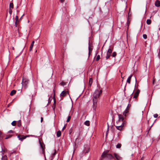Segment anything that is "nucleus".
I'll use <instances>...</instances> for the list:
<instances>
[{
  "instance_id": "10",
  "label": "nucleus",
  "mask_w": 160,
  "mask_h": 160,
  "mask_svg": "<svg viewBox=\"0 0 160 160\" xmlns=\"http://www.w3.org/2000/svg\"><path fill=\"white\" fill-rule=\"evenodd\" d=\"M139 92L140 90H138L134 93V95L133 96V98H136L138 96Z\"/></svg>"
},
{
  "instance_id": "40",
  "label": "nucleus",
  "mask_w": 160,
  "mask_h": 160,
  "mask_svg": "<svg viewBox=\"0 0 160 160\" xmlns=\"http://www.w3.org/2000/svg\"><path fill=\"white\" fill-rule=\"evenodd\" d=\"M41 120H43V118L42 117H41Z\"/></svg>"
},
{
  "instance_id": "19",
  "label": "nucleus",
  "mask_w": 160,
  "mask_h": 160,
  "mask_svg": "<svg viewBox=\"0 0 160 160\" xmlns=\"http://www.w3.org/2000/svg\"><path fill=\"white\" fill-rule=\"evenodd\" d=\"M112 52V50L111 48H109L107 52V54L111 55V54Z\"/></svg>"
},
{
  "instance_id": "51",
  "label": "nucleus",
  "mask_w": 160,
  "mask_h": 160,
  "mask_svg": "<svg viewBox=\"0 0 160 160\" xmlns=\"http://www.w3.org/2000/svg\"><path fill=\"white\" fill-rule=\"evenodd\" d=\"M152 125H153V124L151 126V127H152Z\"/></svg>"
},
{
  "instance_id": "3",
  "label": "nucleus",
  "mask_w": 160,
  "mask_h": 160,
  "mask_svg": "<svg viewBox=\"0 0 160 160\" xmlns=\"http://www.w3.org/2000/svg\"><path fill=\"white\" fill-rule=\"evenodd\" d=\"M129 104H128V107H127V109L123 112V114H118L119 120H124L125 119L126 115V114L128 112L127 111V109L128 108V107H129Z\"/></svg>"
},
{
  "instance_id": "47",
  "label": "nucleus",
  "mask_w": 160,
  "mask_h": 160,
  "mask_svg": "<svg viewBox=\"0 0 160 160\" xmlns=\"http://www.w3.org/2000/svg\"><path fill=\"white\" fill-rule=\"evenodd\" d=\"M142 114H143V111H142Z\"/></svg>"
},
{
  "instance_id": "30",
  "label": "nucleus",
  "mask_w": 160,
  "mask_h": 160,
  "mask_svg": "<svg viewBox=\"0 0 160 160\" xmlns=\"http://www.w3.org/2000/svg\"><path fill=\"white\" fill-rule=\"evenodd\" d=\"M107 124H108V129H107V131L106 132V135H107V134H108V130H109V125H108V122H107Z\"/></svg>"
},
{
  "instance_id": "41",
  "label": "nucleus",
  "mask_w": 160,
  "mask_h": 160,
  "mask_svg": "<svg viewBox=\"0 0 160 160\" xmlns=\"http://www.w3.org/2000/svg\"><path fill=\"white\" fill-rule=\"evenodd\" d=\"M64 1V0H61V1L62 2H63V1Z\"/></svg>"
},
{
  "instance_id": "38",
  "label": "nucleus",
  "mask_w": 160,
  "mask_h": 160,
  "mask_svg": "<svg viewBox=\"0 0 160 160\" xmlns=\"http://www.w3.org/2000/svg\"><path fill=\"white\" fill-rule=\"evenodd\" d=\"M70 119H71V116H69L68 117L67 120H70Z\"/></svg>"
},
{
  "instance_id": "16",
  "label": "nucleus",
  "mask_w": 160,
  "mask_h": 160,
  "mask_svg": "<svg viewBox=\"0 0 160 160\" xmlns=\"http://www.w3.org/2000/svg\"><path fill=\"white\" fill-rule=\"evenodd\" d=\"M16 91L15 90H12L10 93V95L11 96H13L16 93Z\"/></svg>"
},
{
  "instance_id": "33",
  "label": "nucleus",
  "mask_w": 160,
  "mask_h": 160,
  "mask_svg": "<svg viewBox=\"0 0 160 160\" xmlns=\"http://www.w3.org/2000/svg\"><path fill=\"white\" fill-rule=\"evenodd\" d=\"M143 37L144 39H146L147 38V35L145 34H143Z\"/></svg>"
},
{
  "instance_id": "46",
  "label": "nucleus",
  "mask_w": 160,
  "mask_h": 160,
  "mask_svg": "<svg viewBox=\"0 0 160 160\" xmlns=\"http://www.w3.org/2000/svg\"><path fill=\"white\" fill-rule=\"evenodd\" d=\"M150 129V128L148 131V132H149V130Z\"/></svg>"
},
{
  "instance_id": "25",
  "label": "nucleus",
  "mask_w": 160,
  "mask_h": 160,
  "mask_svg": "<svg viewBox=\"0 0 160 160\" xmlns=\"http://www.w3.org/2000/svg\"><path fill=\"white\" fill-rule=\"evenodd\" d=\"M12 136V135H7L5 138V139H8Z\"/></svg>"
},
{
  "instance_id": "36",
  "label": "nucleus",
  "mask_w": 160,
  "mask_h": 160,
  "mask_svg": "<svg viewBox=\"0 0 160 160\" xmlns=\"http://www.w3.org/2000/svg\"><path fill=\"white\" fill-rule=\"evenodd\" d=\"M61 85L63 86L65 85V83L63 82H62L61 83Z\"/></svg>"
},
{
  "instance_id": "43",
  "label": "nucleus",
  "mask_w": 160,
  "mask_h": 160,
  "mask_svg": "<svg viewBox=\"0 0 160 160\" xmlns=\"http://www.w3.org/2000/svg\"><path fill=\"white\" fill-rule=\"evenodd\" d=\"M55 107V106H54V107H53V110H54Z\"/></svg>"
},
{
  "instance_id": "18",
  "label": "nucleus",
  "mask_w": 160,
  "mask_h": 160,
  "mask_svg": "<svg viewBox=\"0 0 160 160\" xmlns=\"http://www.w3.org/2000/svg\"><path fill=\"white\" fill-rule=\"evenodd\" d=\"M61 132L59 130L57 132V136L58 137H60L61 135Z\"/></svg>"
},
{
  "instance_id": "34",
  "label": "nucleus",
  "mask_w": 160,
  "mask_h": 160,
  "mask_svg": "<svg viewBox=\"0 0 160 160\" xmlns=\"http://www.w3.org/2000/svg\"><path fill=\"white\" fill-rule=\"evenodd\" d=\"M110 56H111V55H110L107 54V56L106 57V58L107 59H108V58H110Z\"/></svg>"
},
{
  "instance_id": "54",
  "label": "nucleus",
  "mask_w": 160,
  "mask_h": 160,
  "mask_svg": "<svg viewBox=\"0 0 160 160\" xmlns=\"http://www.w3.org/2000/svg\"><path fill=\"white\" fill-rule=\"evenodd\" d=\"M120 121H119V120L118 121V122H119Z\"/></svg>"
},
{
  "instance_id": "45",
  "label": "nucleus",
  "mask_w": 160,
  "mask_h": 160,
  "mask_svg": "<svg viewBox=\"0 0 160 160\" xmlns=\"http://www.w3.org/2000/svg\"><path fill=\"white\" fill-rule=\"evenodd\" d=\"M159 30H160V27L159 28Z\"/></svg>"
},
{
  "instance_id": "21",
  "label": "nucleus",
  "mask_w": 160,
  "mask_h": 160,
  "mask_svg": "<svg viewBox=\"0 0 160 160\" xmlns=\"http://www.w3.org/2000/svg\"><path fill=\"white\" fill-rule=\"evenodd\" d=\"M92 82V78H90L89 81V84L90 87H91Z\"/></svg>"
},
{
  "instance_id": "4",
  "label": "nucleus",
  "mask_w": 160,
  "mask_h": 160,
  "mask_svg": "<svg viewBox=\"0 0 160 160\" xmlns=\"http://www.w3.org/2000/svg\"><path fill=\"white\" fill-rule=\"evenodd\" d=\"M39 144L40 145V149H41L40 152L41 153H42V154H44L45 159L46 160V156H45V152H44V149H45V145L43 143H42L39 140Z\"/></svg>"
},
{
  "instance_id": "55",
  "label": "nucleus",
  "mask_w": 160,
  "mask_h": 160,
  "mask_svg": "<svg viewBox=\"0 0 160 160\" xmlns=\"http://www.w3.org/2000/svg\"><path fill=\"white\" fill-rule=\"evenodd\" d=\"M159 51H160V49H159Z\"/></svg>"
},
{
  "instance_id": "31",
  "label": "nucleus",
  "mask_w": 160,
  "mask_h": 160,
  "mask_svg": "<svg viewBox=\"0 0 160 160\" xmlns=\"http://www.w3.org/2000/svg\"><path fill=\"white\" fill-rule=\"evenodd\" d=\"M117 55V53L116 52H114L112 54V56L113 57H115Z\"/></svg>"
},
{
  "instance_id": "20",
  "label": "nucleus",
  "mask_w": 160,
  "mask_h": 160,
  "mask_svg": "<svg viewBox=\"0 0 160 160\" xmlns=\"http://www.w3.org/2000/svg\"><path fill=\"white\" fill-rule=\"evenodd\" d=\"M84 124L87 126H89L90 125L89 121H86L85 122Z\"/></svg>"
},
{
  "instance_id": "32",
  "label": "nucleus",
  "mask_w": 160,
  "mask_h": 160,
  "mask_svg": "<svg viewBox=\"0 0 160 160\" xmlns=\"http://www.w3.org/2000/svg\"><path fill=\"white\" fill-rule=\"evenodd\" d=\"M100 55H98L96 59V61H98L100 59Z\"/></svg>"
},
{
  "instance_id": "27",
  "label": "nucleus",
  "mask_w": 160,
  "mask_h": 160,
  "mask_svg": "<svg viewBox=\"0 0 160 160\" xmlns=\"http://www.w3.org/2000/svg\"><path fill=\"white\" fill-rule=\"evenodd\" d=\"M34 42H35L34 41H33L32 42L31 44V49L33 46V44L34 43Z\"/></svg>"
},
{
  "instance_id": "52",
  "label": "nucleus",
  "mask_w": 160,
  "mask_h": 160,
  "mask_svg": "<svg viewBox=\"0 0 160 160\" xmlns=\"http://www.w3.org/2000/svg\"><path fill=\"white\" fill-rule=\"evenodd\" d=\"M135 80H136V78H135Z\"/></svg>"
},
{
  "instance_id": "7",
  "label": "nucleus",
  "mask_w": 160,
  "mask_h": 160,
  "mask_svg": "<svg viewBox=\"0 0 160 160\" xmlns=\"http://www.w3.org/2000/svg\"><path fill=\"white\" fill-rule=\"evenodd\" d=\"M29 80H27L26 79H22V86L23 87L26 88L27 87V84L28 83Z\"/></svg>"
},
{
  "instance_id": "53",
  "label": "nucleus",
  "mask_w": 160,
  "mask_h": 160,
  "mask_svg": "<svg viewBox=\"0 0 160 160\" xmlns=\"http://www.w3.org/2000/svg\"><path fill=\"white\" fill-rule=\"evenodd\" d=\"M28 22H29V20H28Z\"/></svg>"
},
{
  "instance_id": "12",
  "label": "nucleus",
  "mask_w": 160,
  "mask_h": 160,
  "mask_svg": "<svg viewBox=\"0 0 160 160\" xmlns=\"http://www.w3.org/2000/svg\"><path fill=\"white\" fill-rule=\"evenodd\" d=\"M56 151L55 149H54V153L53 154H52V155L51 160H52L53 159L55 155L56 154Z\"/></svg>"
},
{
  "instance_id": "49",
  "label": "nucleus",
  "mask_w": 160,
  "mask_h": 160,
  "mask_svg": "<svg viewBox=\"0 0 160 160\" xmlns=\"http://www.w3.org/2000/svg\"><path fill=\"white\" fill-rule=\"evenodd\" d=\"M42 121H41V122H42Z\"/></svg>"
},
{
  "instance_id": "26",
  "label": "nucleus",
  "mask_w": 160,
  "mask_h": 160,
  "mask_svg": "<svg viewBox=\"0 0 160 160\" xmlns=\"http://www.w3.org/2000/svg\"><path fill=\"white\" fill-rule=\"evenodd\" d=\"M13 5L12 3H10L9 4V8H13Z\"/></svg>"
},
{
  "instance_id": "23",
  "label": "nucleus",
  "mask_w": 160,
  "mask_h": 160,
  "mask_svg": "<svg viewBox=\"0 0 160 160\" xmlns=\"http://www.w3.org/2000/svg\"><path fill=\"white\" fill-rule=\"evenodd\" d=\"M7 157L6 155H4L2 157V160H7Z\"/></svg>"
},
{
  "instance_id": "15",
  "label": "nucleus",
  "mask_w": 160,
  "mask_h": 160,
  "mask_svg": "<svg viewBox=\"0 0 160 160\" xmlns=\"http://www.w3.org/2000/svg\"><path fill=\"white\" fill-rule=\"evenodd\" d=\"M123 123V122H122V124ZM122 124L120 126H116L117 129L118 130H121L122 128Z\"/></svg>"
},
{
  "instance_id": "50",
  "label": "nucleus",
  "mask_w": 160,
  "mask_h": 160,
  "mask_svg": "<svg viewBox=\"0 0 160 160\" xmlns=\"http://www.w3.org/2000/svg\"><path fill=\"white\" fill-rule=\"evenodd\" d=\"M55 101H54V104H55Z\"/></svg>"
},
{
  "instance_id": "17",
  "label": "nucleus",
  "mask_w": 160,
  "mask_h": 160,
  "mask_svg": "<svg viewBox=\"0 0 160 160\" xmlns=\"http://www.w3.org/2000/svg\"><path fill=\"white\" fill-rule=\"evenodd\" d=\"M132 75H131L128 78L127 80V82H128V83L129 84L130 83V80H131V78L132 77Z\"/></svg>"
},
{
  "instance_id": "14",
  "label": "nucleus",
  "mask_w": 160,
  "mask_h": 160,
  "mask_svg": "<svg viewBox=\"0 0 160 160\" xmlns=\"http://www.w3.org/2000/svg\"><path fill=\"white\" fill-rule=\"evenodd\" d=\"M155 5L157 7L160 6V2L158 0H157L155 2Z\"/></svg>"
},
{
  "instance_id": "48",
  "label": "nucleus",
  "mask_w": 160,
  "mask_h": 160,
  "mask_svg": "<svg viewBox=\"0 0 160 160\" xmlns=\"http://www.w3.org/2000/svg\"><path fill=\"white\" fill-rule=\"evenodd\" d=\"M64 127H63V128H62V129H64Z\"/></svg>"
},
{
  "instance_id": "5",
  "label": "nucleus",
  "mask_w": 160,
  "mask_h": 160,
  "mask_svg": "<svg viewBox=\"0 0 160 160\" xmlns=\"http://www.w3.org/2000/svg\"><path fill=\"white\" fill-rule=\"evenodd\" d=\"M90 150V148L88 145H86L84 146V149L82 151L83 154H86L88 153L89 152Z\"/></svg>"
},
{
  "instance_id": "24",
  "label": "nucleus",
  "mask_w": 160,
  "mask_h": 160,
  "mask_svg": "<svg viewBox=\"0 0 160 160\" xmlns=\"http://www.w3.org/2000/svg\"><path fill=\"white\" fill-rule=\"evenodd\" d=\"M121 144L120 143H118L116 145L117 148H119L121 147Z\"/></svg>"
},
{
  "instance_id": "37",
  "label": "nucleus",
  "mask_w": 160,
  "mask_h": 160,
  "mask_svg": "<svg viewBox=\"0 0 160 160\" xmlns=\"http://www.w3.org/2000/svg\"><path fill=\"white\" fill-rule=\"evenodd\" d=\"M13 131L11 130H10L8 132V133H13Z\"/></svg>"
},
{
  "instance_id": "29",
  "label": "nucleus",
  "mask_w": 160,
  "mask_h": 160,
  "mask_svg": "<svg viewBox=\"0 0 160 160\" xmlns=\"http://www.w3.org/2000/svg\"><path fill=\"white\" fill-rule=\"evenodd\" d=\"M11 124L12 126H15L16 124V121H13Z\"/></svg>"
},
{
  "instance_id": "42",
  "label": "nucleus",
  "mask_w": 160,
  "mask_h": 160,
  "mask_svg": "<svg viewBox=\"0 0 160 160\" xmlns=\"http://www.w3.org/2000/svg\"><path fill=\"white\" fill-rule=\"evenodd\" d=\"M98 52H96V55H97L98 54Z\"/></svg>"
},
{
  "instance_id": "39",
  "label": "nucleus",
  "mask_w": 160,
  "mask_h": 160,
  "mask_svg": "<svg viewBox=\"0 0 160 160\" xmlns=\"http://www.w3.org/2000/svg\"><path fill=\"white\" fill-rule=\"evenodd\" d=\"M2 133L1 132H0V137L2 138Z\"/></svg>"
},
{
  "instance_id": "6",
  "label": "nucleus",
  "mask_w": 160,
  "mask_h": 160,
  "mask_svg": "<svg viewBox=\"0 0 160 160\" xmlns=\"http://www.w3.org/2000/svg\"><path fill=\"white\" fill-rule=\"evenodd\" d=\"M29 137L28 135L24 136L23 135H18L17 136V137L19 140L21 141H22L23 139H25L26 137Z\"/></svg>"
},
{
  "instance_id": "13",
  "label": "nucleus",
  "mask_w": 160,
  "mask_h": 160,
  "mask_svg": "<svg viewBox=\"0 0 160 160\" xmlns=\"http://www.w3.org/2000/svg\"><path fill=\"white\" fill-rule=\"evenodd\" d=\"M92 49L90 47V42L89 43V47H88V57H89L90 54L91 52L92 51Z\"/></svg>"
},
{
  "instance_id": "35",
  "label": "nucleus",
  "mask_w": 160,
  "mask_h": 160,
  "mask_svg": "<svg viewBox=\"0 0 160 160\" xmlns=\"http://www.w3.org/2000/svg\"><path fill=\"white\" fill-rule=\"evenodd\" d=\"M9 12L10 14H11L12 13V10L11 8H9Z\"/></svg>"
},
{
  "instance_id": "28",
  "label": "nucleus",
  "mask_w": 160,
  "mask_h": 160,
  "mask_svg": "<svg viewBox=\"0 0 160 160\" xmlns=\"http://www.w3.org/2000/svg\"><path fill=\"white\" fill-rule=\"evenodd\" d=\"M153 117H154V118H158V117H160V116H159L158 117V114H155L153 115Z\"/></svg>"
},
{
  "instance_id": "11",
  "label": "nucleus",
  "mask_w": 160,
  "mask_h": 160,
  "mask_svg": "<svg viewBox=\"0 0 160 160\" xmlns=\"http://www.w3.org/2000/svg\"><path fill=\"white\" fill-rule=\"evenodd\" d=\"M18 21V18L17 16H16L15 17V25L16 27H17Z\"/></svg>"
},
{
  "instance_id": "2",
  "label": "nucleus",
  "mask_w": 160,
  "mask_h": 160,
  "mask_svg": "<svg viewBox=\"0 0 160 160\" xmlns=\"http://www.w3.org/2000/svg\"><path fill=\"white\" fill-rule=\"evenodd\" d=\"M103 158H105L107 160H111L114 158V157L111 154L108 153L107 152H104L101 155Z\"/></svg>"
},
{
  "instance_id": "9",
  "label": "nucleus",
  "mask_w": 160,
  "mask_h": 160,
  "mask_svg": "<svg viewBox=\"0 0 160 160\" xmlns=\"http://www.w3.org/2000/svg\"><path fill=\"white\" fill-rule=\"evenodd\" d=\"M114 155L117 160H122L121 157L116 153H114Z\"/></svg>"
},
{
  "instance_id": "22",
  "label": "nucleus",
  "mask_w": 160,
  "mask_h": 160,
  "mask_svg": "<svg viewBox=\"0 0 160 160\" xmlns=\"http://www.w3.org/2000/svg\"><path fill=\"white\" fill-rule=\"evenodd\" d=\"M147 23L148 24H150L151 23V21L150 19H147L146 21Z\"/></svg>"
},
{
  "instance_id": "8",
  "label": "nucleus",
  "mask_w": 160,
  "mask_h": 160,
  "mask_svg": "<svg viewBox=\"0 0 160 160\" xmlns=\"http://www.w3.org/2000/svg\"><path fill=\"white\" fill-rule=\"evenodd\" d=\"M67 94H68V91H63L60 94V96H61L65 97Z\"/></svg>"
},
{
  "instance_id": "44",
  "label": "nucleus",
  "mask_w": 160,
  "mask_h": 160,
  "mask_svg": "<svg viewBox=\"0 0 160 160\" xmlns=\"http://www.w3.org/2000/svg\"><path fill=\"white\" fill-rule=\"evenodd\" d=\"M70 121H66L67 122H68Z\"/></svg>"
},
{
  "instance_id": "1",
  "label": "nucleus",
  "mask_w": 160,
  "mask_h": 160,
  "mask_svg": "<svg viewBox=\"0 0 160 160\" xmlns=\"http://www.w3.org/2000/svg\"><path fill=\"white\" fill-rule=\"evenodd\" d=\"M102 92V90L96 89L93 94V108L94 110L96 108L98 100Z\"/></svg>"
}]
</instances>
